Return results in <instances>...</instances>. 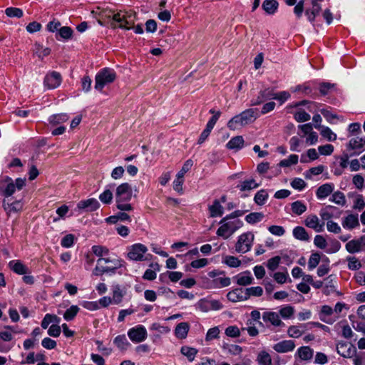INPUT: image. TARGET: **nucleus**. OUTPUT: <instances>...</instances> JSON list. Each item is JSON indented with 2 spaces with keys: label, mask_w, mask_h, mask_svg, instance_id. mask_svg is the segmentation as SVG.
<instances>
[{
  "label": "nucleus",
  "mask_w": 365,
  "mask_h": 365,
  "mask_svg": "<svg viewBox=\"0 0 365 365\" xmlns=\"http://www.w3.org/2000/svg\"><path fill=\"white\" fill-rule=\"evenodd\" d=\"M237 283L241 286H246L252 284L254 278L252 277L250 272L247 271L242 272L235 277Z\"/></svg>",
  "instance_id": "393cba45"
},
{
  "label": "nucleus",
  "mask_w": 365,
  "mask_h": 365,
  "mask_svg": "<svg viewBox=\"0 0 365 365\" xmlns=\"http://www.w3.org/2000/svg\"><path fill=\"white\" fill-rule=\"evenodd\" d=\"M3 207L8 215H10L11 213L14 212H17L22 207L21 202L17 200L11 203L6 202V201L4 200Z\"/></svg>",
  "instance_id": "bb28decb"
},
{
  "label": "nucleus",
  "mask_w": 365,
  "mask_h": 365,
  "mask_svg": "<svg viewBox=\"0 0 365 365\" xmlns=\"http://www.w3.org/2000/svg\"><path fill=\"white\" fill-rule=\"evenodd\" d=\"M128 336L133 343L138 344L147 339L148 332L144 326L138 325L128 331Z\"/></svg>",
  "instance_id": "1a4fd4ad"
},
{
  "label": "nucleus",
  "mask_w": 365,
  "mask_h": 365,
  "mask_svg": "<svg viewBox=\"0 0 365 365\" xmlns=\"http://www.w3.org/2000/svg\"><path fill=\"white\" fill-rule=\"evenodd\" d=\"M244 139L242 136H235L227 143V148L230 150H239L243 147Z\"/></svg>",
  "instance_id": "c85d7f7f"
},
{
  "label": "nucleus",
  "mask_w": 365,
  "mask_h": 365,
  "mask_svg": "<svg viewBox=\"0 0 365 365\" xmlns=\"http://www.w3.org/2000/svg\"><path fill=\"white\" fill-rule=\"evenodd\" d=\"M220 227L216 234L217 236L228 239L235 232L243 226V222L240 220H225L224 217L220 222Z\"/></svg>",
  "instance_id": "20e7f679"
},
{
  "label": "nucleus",
  "mask_w": 365,
  "mask_h": 365,
  "mask_svg": "<svg viewBox=\"0 0 365 365\" xmlns=\"http://www.w3.org/2000/svg\"><path fill=\"white\" fill-rule=\"evenodd\" d=\"M339 214L340 212L338 209L331 205H327L319 211L320 217L324 222L325 221H330L329 220L333 217H337Z\"/></svg>",
  "instance_id": "4468645a"
},
{
  "label": "nucleus",
  "mask_w": 365,
  "mask_h": 365,
  "mask_svg": "<svg viewBox=\"0 0 365 365\" xmlns=\"http://www.w3.org/2000/svg\"><path fill=\"white\" fill-rule=\"evenodd\" d=\"M180 351L182 354L187 356L188 360L192 361L194 360L197 353V350L195 348L189 347V346H182Z\"/></svg>",
  "instance_id": "a18cd8bd"
},
{
  "label": "nucleus",
  "mask_w": 365,
  "mask_h": 365,
  "mask_svg": "<svg viewBox=\"0 0 365 365\" xmlns=\"http://www.w3.org/2000/svg\"><path fill=\"white\" fill-rule=\"evenodd\" d=\"M298 155L292 154L287 159L281 160L279 165L281 167H289L292 165H296L298 163Z\"/></svg>",
  "instance_id": "13d9d810"
},
{
  "label": "nucleus",
  "mask_w": 365,
  "mask_h": 365,
  "mask_svg": "<svg viewBox=\"0 0 365 365\" xmlns=\"http://www.w3.org/2000/svg\"><path fill=\"white\" fill-rule=\"evenodd\" d=\"M300 327H304L302 324L301 326H290L288 328L287 334L289 337L298 338L303 334V331L300 329Z\"/></svg>",
  "instance_id": "4d7b16f0"
},
{
  "label": "nucleus",
  "mask_w": 365,
  "mask_h": 365,
  "mask_svg": "<svg viewBox=\"0 0 365 365\" xmlns=\"http://www.w3.org/2000/svg\"><path fill=\"white\" fill-rule=\"evenodd\" d=\"M113 343L120 350H126L130 346L125 334L117 336Z\"/></svg>",
  "instance_id": "7c9ffc66"
},
{
  "label": "nucleus",
  "mask_w": 365,
  "mask_h": 365,
  "mask_svg": "<svg viewBox=\"0 0 365 365\" xmlns=\"http://www.w3.org/2000/svg\"><path fill=\"white\" fill-rule=\"evenodd\" d=\"M291 209L293 213L301 215L307 210V205L300 200H297L291 204Z\"/></svg>",
  "instance_id": "f704fd0d"
},
{
  "label": "nucleus",
  "mask_w": 365,
  "mask_h": 365,
  "mask_svg": "<svg viewBox=\"0 0 365 365\" xmlns=\"http://www.w3.org/2000/svg\"><path fill=\"white\" fill-rule=\"evenodd\" d=\"M337 353L344 358H351L356 352V347L346 343H340L336 348Z\"/></svg>",
  "instance_id": "f3484780"
},
{
  "label": "nucleus",
  "mask_w": 365,
  "mask_h": 365,
  "mask_svg": "<svg viewBox=\"0 0 365 365\" xmlns=\"http://www.w3.org/2000/svg\"><path fill=\"white\" fill-rule=\"evenodd\" d=\"M231 281L229 277H217L212 280L213 287L222 288L230 284Z\"/></svg>",
  "instance_id": "09e8293b"
},
{
  "label": "nucleus",
  "mask_w": 365,
  "mask_h": 365,
  "mask_svg": "<svg viewBox=\"0 0 365 365\" xmlns=\"http://www.w3.org/2000/svg\"><path fill=\"white\" fill-rule=\"evenodd\" d=\"M320 255L319 253L315 252L311 255L308 261V268L309 270L314 269L319 263Z\"/></svg>",
  "instance_id": "052dcab7"
},
{
  "label": "nucleus",
  "mask_w": 365,
  "mask_h": 365,
  "mask_svg": "<svg viewBox=\"0 0 365 365\" xmlns=\"http://www.w3.org/2000/svg\"><path fill=\"white\" fill-rule=\"evenodd\" d=\"M329 200H331L339 205H344L346 203L345 195L343 192H341L340 191H336V192H334L331 195V197L329 199Z\"/></svg>",
  "instance_id": "864d4df0"
},
{
  "label": "nucleus",
  "mask_w": 365,
  "mask_h": 365,
  "mask_svg": "<svg viewBox=\"0 0 365 365\" xmlns=\"http://www.w3.org/2000/svg\"><path fill=\"white\" fill-rule=\"evenodd\" d=\"M244 125L253 123L259 116L257 108H249L240 113Z\"/></svg>",
  "instance_id": "dca6fc26"
},
{
  "label": "nucleus",
  "mask_w": 365,
  "mask_h": 365,
  "mask_svg": "<svg viewBox=\"0 0 365 365\" xmlns=\"http://www.w3.org/2000/svg\"><path fill=\"white\" fill-rule=\"evenodd\" d=\"M346 250L349 253L354 254L359 252L361 250V248L357 240H352L346 243Z\"/></svg>",
  "instance_id": "c03bdc74"
},
{
  "label": "nucleus",
  "mask_w": 365,
  "mask_h": 365,
  "mask_svg": "<svg viewBox=\"0 0 365 365\" xmlns=\"http://www.w3.org/2000/svg\"><path fill=\"white\" fill-rule=\"evenodd\" d=\"M294 118L297 122H306L310 120L311 116L304 110H299L294 113Z\"/></svg>",
  "instance_id": "bf43d9fd"
},
{
  "label": "nucleus",
  "mask_w": 365,
  "mask_h": 365,
  "mask_svg": "<svg viewBox=\"0 0 365 365\" xmlns=\"http://www.w3.org/2000/svg\"><path fill=\"white\" fill-rule=\"evenodd\" d=\"M314 351L309 346H302L297 349L296 356L302 360L309 361L313 357Z\"/></svg>",
  "instance_id": "a878e982"
},
{
  "label": "nucleus",
  "mask_w": 365,
  "mask_h": 365,
  "mask_svg": "<svg viewBox=\"0 0 365 365\" xmlns=\"http://www.w3.org/2000/svg\"><path fill=\"white\" fill-rule=\"evenodd\" d=\"M241 126H245L240 114L235 115L227 123V127L230 130H235Z\"/></svg>",
  "instance_id": "4c0bfd02"
},
{
  "label": "nucleus",
  "mask_w": 365,
  "mask_h": 365,
  "mask_svg": "<svg viewBox=\"0 0 365 365\" xmlns=\"http://www.w3.org/2000/svg\"><path fill=\"white\" fill-rule=\"evenodd\" d=\"M290 93L288 91H284L279 93L274 92V96L272 97V99L279 101L280 104H283L290 98Z\"/></svg>",
  "instance_id": "0e129e2a"
},
{
  "label": "nucleus",
  "mask_w": 365,
  "mask_h": 365,
  "mask_svg": "<svg viewBox=\"0 0 365 365\" xmlns=\"http://www.w3.org/2000/svg\"><path fill=\"white\" fill-rule=\"evenodd\" d=\"M189 329L190 325L187 322H180L175 327V334L178 339H185Z\"/></svg>",
  "instance_id": "b1692460"
},
{
  "label": "nucleus",
  "mask_w": 365,
  "mask_h": 365,
  "mask_svg": "<svg viewBox=\"0 0 365 365\" xmlns=\"http://www.w3.org/2000/svg\"><path fill=\"white\" fill-rule=\"evenodd\" d=\"M133 196V190L130 185L124 182L118 185L115 190L116 207L122 211H130L132 205L128 203Z\"/></svg>",
  "instance_id": "f03ea898"
},
{
  "label": "nucleus",
  "mask_w": 365,
  "mask_h": 365,
  "mask_svg": "<svg viewBox=\"0 0 365 365\" xmlns=\"http://www.w3.org/2000/svg\"><path fill=\"white\" fill-rule=\"evenodd\" d=\"M79 312V308L76 305H72L66 310L63 314V318L66 321L73 320Z\"/></svg>",
  "instance_id": "37998d69"
},
{
  "label": "nucleus",
  "mask_w": 365,
  "mask_h": 365,
  "mask_svg": "<svg viewBox=\"0 0 365 365\" xmlns=\"http://www.w3.org/2000/svg\"><path fill=\"white\" fill-rule=\"evenodd\" d=\"M295 347V344L292 340H283L275 344L273 349L278 353H286L292 351Z\"/></svg>",
  "instance_id": "a211bd4d"
},
{
  "label": "nucleus",
  "mask_w": 365,
  "mask_h": 365,
  "mask_svg": "<svg viewBox=\"0 0 365 365\" xmlns=\"http://www.w3.org/2000/svg\"><path fill=\"white\" fill-rule=\"evenodd\" d=\"M346 261L348 262L347 267L351 270H358L361 267L360 261L354 256H348Z\"/></svg>",
  "instance_id": "8fccbe9b"
},
{
  "label": "nucleus",
  "mask_w": 365,
  "mask_h": 365,
  "mask_svg": "<svg viewBox=\"0 0 365 365\" xmlns=\"http://www.w3.org/2000/svg\"><path fill=\"white\" fill-rule=\"evenodd\" d=\"M281 262V257L279 256H275L270 258L267 262V268L271 271H274L279 267Z\"/></svg>",
  "instance_id": "69168bd1"
},
{
  "label": "nucleus",
  "mask_w": 365,
  "mask_h": 365,
  "mask_svg": "<svg viewBox=\"0 0 365 365\" xmlns=\"http://www.w3.org/2000/svg\"><path fill=\"white\" fill-rule=\"evenodd\" d=\"M268 198V193L264 189L259 190L255 195V202L258 205H263L265 204Z\"/></svg>",
  "instance_id": "58836bf2"
},
{
  "label": "nucleus",
  "mask_w": 365,
  "mask_h": 365,
  "mask_svg": "<svg viewBox=\"0 0 365 365\" xmlns=\"http://www.w3.org/2000/svg\"><path fill=\"white\" fill-rule=\"evenodd\" d=\"M264 217L262 212H251L246 215L245 220L249 224H255L260 222Z\"/></svg>",
  "instance_id": "de8ad7c7"
},
{
  "label": "nucleus",
  "mask_w": 365,
  "mask_h": 365,
  "mask_svg": "<svg viewBox=\"0 0 365 365\" xmlns=\"http://www.w3.org/2000/svg\"><path fill=\"white\" fill-rule=\"evenodd\" d=\"M312 6L311 9H307L305 11V14L307 16L308 20L310 22H313L315 19V17L317 15H318L322 9V7L320 4L317 2L314 1L312 2Z\"/></svg>",
  "instance_id": "5701e85b"
},
{
  "label": "nucleus",
  "mask_w": 365,
  "mask_h": 365,
  "mask_svg": "<svg viewBox=\"0 0 365 365\" xmlns=\"http://www.w3.org/2000/svg\"><path fill=\"white\" fill-rule=\"evenodd\" d=\"M62 81L61 74L56 71H52L46 74L44 78V86L48 89H54L58 87Z\"/></svg>",
  "instance_id": "9b49d317"
},
{
  "label": "nucleus",
  "mask_w": 365,
  "mask_h": 365,
  "mask_svg": "<svg viewBox=\"0 0 365 365\" xmlns=\"http://www.w3.org/2000/svg\"><path fill=\"white\" fill-rule=\"evenodd\" d=\"M304 224L307 227L314 230L317 232H322L325 225L324 222L320 223L318 217L315 215L307 216L304 220Z\"/></svg>",
  "instance_id": "2eb2a0df"
},
{
  "label": "nucleus",
  "mask_w": 365,
  "mask_h": 365,
  "mask_svg": "<svg viewBox=\"0 0 365 365\" xmlns=\"http://www.w3.org/2000/svg\"><path fill=\"white\" fill-rule=\"evenodd\" d=\"M135 14L132 11L118 12L113 16V20L119 23V27L127 30L130 29L131 26L134 24Z\"/></svg>",
  "instance_id": "423d86ee"
},
{
  "label": "nucleus",
  "mask_w": 365,
  "mask_h": 365,
  "mask_svg": "<svg viewBox=\"0 0 365 365\" xmlns=\"http://www.w3.org/2000/svg\"><path fill=\"white\" fill-rule=\"evenodd\" d=\"M34 51L38 58L43 59L44 57L50 54L51 49L49 48H43L40 44L36 43Z\"/></svg>",
  "instance_id": "3c124183"
},
{
  "label": "nucleus",
  "mask_w": 365,
  "mask_h": 365,
  "mask_svg": "<svg viewBox=\"0 0 365 365\" xmlns=\"http://www.w3.org/2000/svg\"><path fill=\"white\" fill-rule=\"evenodd\" d=\"M274 96V91L272 88H267L264 90H261L258 96L252 99L250 101V106H258L264 103V101L272 99V97Z\"/></svg>",
  "instance_id": "f8f14e48"
},
{
  "label": "nucleus",
  "mask_w": 365,
  "mask_h": 365,
  "mask_svg": "<svg viewBox=\"0 0 365 365\" xmlns=\"http://www.w3.org/2000/svg\"><path fill=\"white\" fill-rule=\"evenodd\" d=\"M149 267L151 269H148L143 276V278L146 280L152 281L156 278L157 274L156 272H159L160 269V266L158 263H151Z\"/></svg>",
  "instance_id": "4be33fe9"
},
{
  "label": "nucleus",
  "mask_w": 365,
  "mask_h": 365,
  "mask_svg": "<svg viewBox=\"0 0 365 365\" xmlns=\"http://www.w3.org/2000/svg\"><path fill=\"white\" fill-rule=\"evenodd\" d=\"M60 321L61 319L58 316L55 314H46L41 321V325L43 329H46L48 328L51 323H55L56 324H59Z\"/></svg>",
  "instance_id": "473e14b6"
},
{
  "label": "nucleus",
  "mask_w": 365,
  "mask_h": 365,
  "mask_svg": "<svg viewBox=\"0 0 365 365\" xmlns=\"http://www.w3.org/2000/svg\"><path fill=\"white\" fill-rule=\"evenodd\" d=\"M365 207V201L361 195L357 194L354 201L353 209L361 210Z\"/></svg>",
  "instance_id": "774afa93"
},
{
  "label": "nucleus",
  "mask_w": 365,
  "mask_h": 365,
  "mask_svg": "<svg viewBox=\"0 0 365 365\" xmlns=\"http://www.w3.org/2000/svg\"><path fill=\"white\" fill-rule=\"evenodd\" d=\"M334 311L332 308L328 305H324L322 307L320 319L327 324H331L332 321L325 319V317L330 316L333 314Z\"/></svg>",
  "instance_id": "5fc2aeb1"
},
{
  "label": "nucleus",
  "mask_w": 365,
  "mask_h": 365,
  "mask_svg": "<svg viewBox=\"0 0 365 365\" xmlns=\"http://www.w3.org/2000/svg\"><path fill=\"white\" fill-rule=\"evenodd\" d=\"M225 333L227 336L232 337V338H236V337H238L240 336V330L235 325H232V326L227 327L225 329Z\"/></svg>",
  "instance_id": "e2e57ef3"
},
{
  "label": "nucleus",
  "mask_w": 365,
  "mask_h": 365,
  "mask_svg": "<svg viewBox=\"0 0 365 365\" xmlns=\"http://www.w3.org/2000/svg\"><path fill=\"white\" fill-rule=\"evenodd\" d=\"M125 266V262L120 258L100 257L97 260L93 274L101 276L104 274L113 275L118 272V269Z\"/></svg>",
  "instance_id": "f257e3e1"
},
{
  "label": "nucleus",
  "mask_w": 365,
  "mask_h": 365,
  "mask_svg": "<svg viewBox=\"0 0 365 365\" xmlns=\"http://www.w3.org/2000/svg\"><path fill=\"white\" fill-rule=\"evenodd\" d=\"M262 6L266 13L273 14L277 9L278 2L275 0H264Z\"/></svg>",
  "instance_id": "2f4dec72"
},
{
  "label": "nucleus",
  "mask_w": 365,
  "mask_h": 365,
  "mask_svg": "<svg viewBox=\"0 0 365 365\" xmlns=\"http://www.w3.org/2000/svg\"><path fill=\"white\" fill-rule=\"evenodd\" d=\"M68 116L66 113L54 114L49 117L48 121L51 124L57 125L68 120Z\"/></svg>",
  "instance_id": "79ce46f5"
},
{
  "label": "nucleus",
  "mask_w": 365,
  "mask_h": 365,
  "mask_svg": "<svg viewBox=\"0 0 365 365\" xmlns=\"http://www.w3.org/2000/svg\"><path fill=\"white\" fill-rule=\"evenodd\" d=\"M127 257L133 261H144L147 260V257L145 254L148 252V248L145 245L141 243L134 244L128 247Z\"/></svg>",
  "instance_id": "0eeeda50"
},
{
  "label": "nucleus",
  "mask_w": 365,
  "mask_h": 365,
  "mask_svg": "<svg viewBox=\"0 0 365 365\" xmlns=\"http://www.w3.org/2000/svg\"><path fill=\"white\" fill-rule=\"evenodd\" d=\"M100 207V203L95 198H89L85 200H81L77 204V208L79 210H85L86 212H93Z\"/></svg>",
  "instance_id": "ddd939ff"
},
{
  "label": "nucleus",
  "mask_w": 365,
  "mask_h": 365,
  "mask_svg": "<svg viewBox=\"0 0 365 365\" xmlns=\"http://www.w3.org/2000/svg\"><path fill=\"white\" fill-rule=\"evenodd\" d=\"M294 237L299 240L307 241L309 239V235L306 230L301 226H297L293 230Z\"/></svg>",
  "instance_id": "72a5a7b5"
},
{
  "label": "nucleus",
  "mask_w": 365,
  "mask_h": 365,
  "mask_svg": "<svg viewBox=\"0 0 365 365\" xmlns=\"http://www.w3.org/2000/svg\"><path fill=\"white\" fill-rule=\"evenodd\" d=\"M124 293L120 289V287L119 285L113 286V296H112V301L113 303L115 304H119L123 298Z\"/></svg>",
  "instance_id": "e433bc0d"
},
{
  "label": "nucleus",
  "mask_w": 365,
  "mask_h": 365,
  "mask_svg": "<svg viewBox=\"0 0 365 365\" xmlns=\"http://www.w3.org/2000/svg\"><path fill=\"white\" fill-rule=\"evenodd\" d=\"M259 184L256 183L254 179L243 181L240 185H237L241 191L251 190L254 188L258 187Z\"/></svg>",
  "instance_id": "a19ab883"
},
{
  "label": "nucleus",
  "mask_w": 365,
  "mask_h": 365,
  "mask_svg": "<svg viewBox=\"0 0 365 365\" xmlns=\"http://www.w3.org/2000/svg\"><path fill=\"white\" fill-rule=\"evenodd\" d=\"M254 240L252 232L243 233L238 237L235 250L237 252L246 253L250 250Z\"/></svg>",
  "instance_id": "6e6552de"
},
{
  "label": "nucleus",
  "mask_w": 365,
  "mask_h": 365,
  "mask_svg": "<svg viewBox=\"0 0 365 365\" xmlns=\"http://www.w3.org/2000/svg\"><path fill=\"white\" fill-rule=\"evenodd\" d=\"M227 299L231 302L244 301L247 299V294L245 289H235L227 293Z\"/></svg>",
  "instance_id": "6ab92c4d"
},
{
  "label": "nucleus",
  "mask_w": 365,
  "mask_h": 365,
  "mask_svg": "<svg viewBox=\"0 0 365 365\" xmlns=\"http://www.w3.org/2000/svg\"><path fill=\"white\" fill-rule=\"evenodd\" d=\"M113 198V192L110 189H106L100 195V200L106 205H109L112 202Z\"/></svg>",
  "instance_id": "6e6d98bb"
},
{
  "label": "nucleus",
  "mask_w": 365,
  "mask_h": 365,
  "mask_svg": "<svg viewBox=\"0 0 365 365\" xmlns=\"http://www.w3.org/2000/svg\"><path fill=\"white\" fill-rule=\"evenodd\" d=\"M9 267L18 274H24L27 272V267L20 261L12 260L9 264Z\"/></svg>",
  "instance_id": "c756f323"
},
{
  "label": "nucleus",
  "mask_w": 365,
  "mask_h": 365,
  "mask_svg": "<svg viewBox=\"0 0 365 365\" xmlns=\"http://www.w3.org/2000/svg\"><path fill=\"white\" fill-rule=\"evenodd\" d=\"M344 228L352 230L359 226V222L357 215L350 214L347 215L342 222Z\"/></svg>",
  "instance_id": "aec40b11"
},
{
  "label": "nucleus",
  "mask_w": 365,
  "mask_h": 365,
  "mask_svg": "<svg viewBox=\"0 0 365 365\" xmlns=\"http://www.w3.org/2000/svg\"><path fill=\"white\" fill-rule=\"evenodd\" d=\"M208 210L211 217H220L223 215V207L217 200H215L213 204L209 206Z\"/></svg>",
  "instance_id": "cd10ccee"
},
{
  "label": "nucleus",
  "mask_w": 365,
  "mask_h": 365,
  "mask_svg": "<svg viewBox=\"0 0 365 365\" xmlns=\"http://www.w3.org/2000/svg\"><path fill=\"white\" fill-rule=\"evenodd\" d=\"M93 253L97 257H103L109 254V250L104 246L101 245H93L91 248Z\"/></svg>",
  "instance_id": "603ef678"
},
{
  "label": "nucleus",
  "mask_w": 365,
  "mask_h": 365,
  "mask_svg": "<svg viewBox=\"0 0 365 365\" xmlns=\"http://www.w3.org/2000/svg\"><path fill=\"white\" fill-rule=\"evenodd\" d=\"M321 135L329 141H334L336 139V135L329 127H322Z\"/></svg>",
  "instance_id": "338daca9"
},
{
  "label": "nucleus",
  "mask_w": 365,
  "mask_h": 365,
  "mask_svg": "<svg viewBox=\"0 0 365 365\" xmlns=\"http://www.w3.org/2000/svg\"><path fill=\"white\" fill-rule=\"evenodd\" d=\"M116 78L115 72L110 68H105L96 76L95 88L101 91L108 83H113Z\"/></svg>",
  "instance_id": "39448f33"
},
{
  "label": "nucleus",
  "mask_w": 365,
  "mask_h": 365,
  "mask_svg": "<svg viewBox=\"0 0 365 365\" xmlns=\"http://www.w3.org/2000/svg\"><path fill=\"white\" fill-rule=\"evenodd\" d=\"M365 145V138H355L349 140V146L352 150H361Z\"/></svg>",
  "instance_id": "ea45409f"
},
{
  "label": "nucleus",
  "mask_w": 365,
  "mask_h": 365,
  "mask_svg": "<svg viewBox=\"0 0 365 365\" xmlns=\"http://www.w3.org/2000/svg\"><path fill=\"white\" fill-rule=\"evenodd\" d=\"M257 361L259 365H272L271 356L265 351H262L258 354Z\"/></svg>",
  "instance_id": "c9c22d12"
},
{
  "label": "nucleus",
  "mask_w": 365,
  "mask_h": 365,
  "mask_svg": "<svg viewBox=\"0 0 365 365\" xmlns=\"http://www.w3.org/2000/svg\"><path fill=\"white\" fill-rule=\"evenodd\" d=\"M5 14L9 17L21 18L23 16V11L21 9L16 7H9L6 9Z\"/></svg>",
  "instance_id": "680f3d73"
},
{
  "label": "nucleus",
  "mask_w": 365,
  "mask_h": 365,
  "mask_svg": "<svg viewBox=\"0 0 365 365\" xmlns=\"http://www.w3.org/2000/svg\"><path fill=\"white\" fill-rule=\"evenodd\" d=\"M334 190L333 184L326 183L319 186L316 192L318 199H324L328 197Z\"/></svg>",
  "instance_id": "412c9836"
},
{
  "label": "nucleus",
  "mask_w": 365,
  "mask_h": 365,
  "mask_svg": "<svg viewBox=\"0 0 365 365\" xmlns=\"http://www.w3.org/2000/svg\"><path fill=\"white\" fill-rule=\"evenodd\" d=\"M262 320L267 327L269 325L278 328L285 327V324L281 320L279 314L274 312H264L262 314Z\"/></svg>",
  "instance_id": "9d476101"
},
{
  "label": "nucleus",
  "mask_w": 365,
  "mask_h": 365,
  "mask_svg": "<svg viewBox=\"0 0 365 365\" xmlns=\"http://www.w3.org/2000/svg\"><path fill=\"white\" fill-rule=\"evenodd\" d=\"M294 313V309L290 305H286L282 307L279 311V317L281 316L283 319H290Z\"/></svg>",
  "instance_id": "49530a36"
},
{
  "label": "nucleus",
  "mask_w": 365,
  "mask_h": 365,
  "mask_svg": "<svg viewBox=\"0 0 365 365\" xmlns=\"http://www.w3.org/2000/svg\"><path fill=\"white\" fill-rule=\"evenodd\" d=\"M26 185L25 178H17L14 182L13 180L9 177L5 176L0 180V192L5 197L11 196L17 189L21 190Z\"/></svg>",
  "instance_id": "7ed1b4c3"
}]
</instances>
